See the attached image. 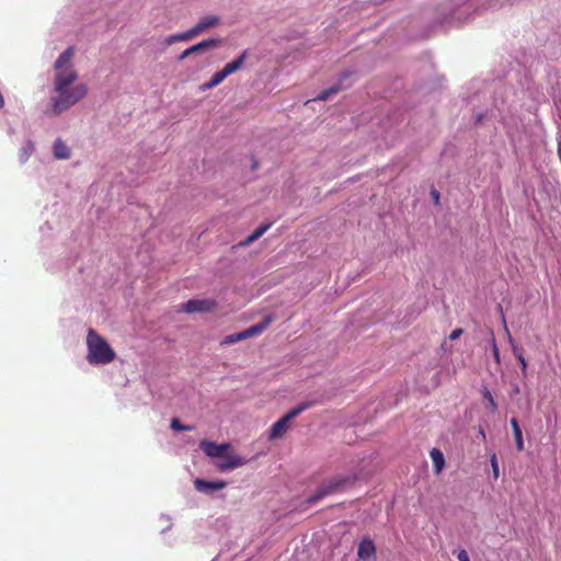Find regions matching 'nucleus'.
I'll list each match as a JSON object with an SVG mask.
<instances>
[{
	"label": "nucleus",
	"mask_w": 561,
	"mask_h": 561,
	"mask_svg": "<svg viewBox=\"0 0 561 561\" xmlns=\"http://www.w3.org/2000/svg\"><path fill=\"white\" fill-rule=\"evenodd\" d=\"M75 50L68 47L54 64L53 94L47 115L58 116L79 103L88 93L85 83H77L78 73L72 65Z\"/></svg>",
	"instance_id": "1"
},
{
	"label": "nucleus",
	"mask_w": 561,
	"mask_h": 561,
	"mask_svg": "<svg viewBox=\"0 0 561 561\" xmlns=\"http://www.w3.org/2000/svg\"><path fill=\"white\" fill-rule=\"evenodd\" d=\"M199 447L208 457L221 458L217 462V468L222 472L242 467L248 462L236 454H227V450L230 448L229 444H216L204 439L201 442Z\"/></svg>",
	"instance_id": "2"
},
{
	"label": "nucleus",
	"mask_w": 561,
	"mask_h": 561,
	"mask_svg": "<svg viewBox=\"0 0 561 561\" xmlns=\"http://www.w3.org/2000/svg\"><path fill=\"white\" fill-rule=\"evenodd\" d=\"M87 346V359L92 365L108 364L115 358L114 350L108 345L106 340L93 329L88 331Z\"/></svg>",
	"instance_id": "3"
},
{
	"label": "nucleus",
	"mask_w": 561,
	"mask_h": 561,
	"mask_svg": "<svg viewBox=\"0 0 561 561\" xmlns=\"http://www.w3.org/2000/svg\"><path fill=\"white\" fill-rule=\"evenodd\" d=\"M353 479L351 477H334L325 482H323L316 491L313 495H311L307 502L309 504H314L319 500L323 499L324 496H328L330 494L340 492L351 483Z\"/></svg>",
	"instance_id": "4"
},
{
	"label": "nucleus",
	"mask_w": 561,
	"mask_h": 561,
	"mask_svg": "<svg viewBox=\"0 0 561 561\" xmlns=\"http://www.w3.org/2000/svg\"><path fill=\"white\" fill-rule=\"evenodd\" d=\"M310 402H302L296 408L291 409L284 416H282L277 422H275L270 431V439H276L282 437L288 430L289 423L291 420L297 417L301 412L306 409L310 408Z\"/></svg>",
	"instance_id": "5"
},
{
	"label": "nucleus",
	"mask_w": 561,
	"mask_h": 561,
	"mask_svg": "<svg viewBox=\"0 0 561 561\" xmlns=\"http://www.w3.org/2000/svg\"><path fill=\"white\" fill-rule=\"evenodd\" d=\"M217 302L214 299H190L182 304L178 311L184 313H205L215 310Z\"/></svg>",
	"instance_id": "6"
},
{
	"label": "nucleus",
	"mask_w": 561,
	"mask_h": 561,
	"mask_svg": "<svg viewBox=\"0 0 561 561\" xmlns=\"http://www.w3.org/2000/svg\"><path fill=\"white\" fill-rule=\"evenodd\" d=\"M220 41L215 38L204 39L182 51V54L178 57L180 61L184 60L188 56L197 53H204L208 49L215 48L219 45Z\"/></svg>",
	"instance_id": "7"
},
{
	"label": "nucleus",
	"mask_w": 561,
	"mask_h": 561,
	"mask_svg": "<svg viewBox=\"0 0 561 561\" xmlns=\"http://www.w3.org/2000/svg\"><path fill=\"white\" fill-rule=\"evenodd\" d=\"M375 554H376V546H375L374 541L368 537L363 538L358 545V550H357L358 559L367 560V559L375 557Z\"/></svg>",
	"instance_id": "8"
},
{
	"label": "nucleus",
	"mask_w": 561,
	"mask_h": 561,
	"mask_svg": "<svg viewBox=\"0 0 561 561\" xmlns=\"http://www.w3.org/2000/svg\"><path fill=\"white\" fill-rule=\"evenodd\" d=\"M195 489L203 493H210L217 490L224 489L227 483L225 481H206L203 479H196L194 481Z\"/></svg>",
	"instance_id": "9"
},
{
	"label": "nucleus",
	"mask_w": 561,
	"mask_h": 561,
	"mask_svg": "<svg viewBox=\"0 0 561 561\" xmlns=\"http://www.w3.org/2000/svg\"><path fill=\"white\" fill-rule=\"evenodd\" d=\"M273 321V317L271 314L266 316L260 323H256L245 330L242 331V334L245 339L260 335Z\"/></svg>",
	"instance_id": "10"
},
{
	"label": "nucleus",
	"mask_w": 561,
	"mask_h": 561,
	"mask_svg": "<svg viewBox=\"0 0 561 561\" xmlns=\"http://www.w3.org/2000/svg\"><path fill=\"white\" fill-rule=\"evenodd\" d=\"M502 321H503L504 329H505V331L507 333L510 343L512 345L513 353L516 356V358H517V360H518V363L520 365L522 374L524 376H526V374H527V362H526V359H525V357L523 355V352L515 345V343H514V341H513V339L511 336V333H510V331L507 329L505 317L503 314H502Z\"/></svg>",
	"instance_id": "11"
},
{
	"label": "nucleus",
	"mask_w": 561,
	"mask_h": 561,
	"mask_svg": "<svg viewBox=\"0 0 561 561\" xmlns=\"http://www.w3.org/2000/svg\"><path fill=\"white\" fill-rule=\"evenodd\" d=\"M219 23V18L216 15H207L201 19L195 26H193V30L195 31L196 35H199L205 30L216 26Z\"/></svg>",
	"instance_id": "12"
},
{
	"label": "nucleus",
	"mask_w": 561,
	"mask_h": 561,
	"mask_svg": "<svg viewBox=\"0 0 561 561\" xmlns=\"http://www.w3.org/2000/svg\"><path fill=\"white\" fill-rule=\"evenodd\" d=\"M248 57V51L244 50L241 53L239 57L233 59L232 61L228 62L224 68V72H226V76L229 77L230 75L237 72L241 67L243 66L245 59Z\"/></svg>",
	"instance_id": "13"
},
{
	"label": "nucleus",
	"mask_w": 561,
	"mask_h": 561,
	"mask_svg": "<svg viewBox=\"0 0 561 561\" xmlns=\"http://www.w3.org/2000/svg\"><path fill=\"white\" fill-rule=\"evenodd\" d=\"M195 36H197V35L192 27V28L187 30L186 32L172 34V35L168 36L164 42L167 45H171L176 42H188L192 38H194Z\"/></svg>",
	"instance_id": "14"
},
{
	"label": "nucleus",
	"mask_w": 561,
	"mask_h": 561,
	"mask_svg": "<svg viewBox=\"0 0 561 561\" xmlns=\"http://www.w3.org/2000/svg\"><path fill=\"white\" fill-rule=\"evenodd\" d=\"M431 459L433 461L434 470L438 474L445 467L444 454L438 448H433L430 451Z\"/></svg>",
	"instance_id": "15"
},
{
	"label": "nucleus",
	"mask_w": 561,
	"mask_h": 561,
	"mask_svg": "<svg viewBox=\"0 0 561 561\" xmlns=\"http://www.w3.org/2000/svg\"><path fill=\"white\" fill-rule=\"evenodd\" d=\"M510 424H511V427L513 430L516 449L518 451H523L525 446H524V440H523V433H522V430H520V427L518 425V422H517V420L515 417H512L511 421H510Z\"/></svg>",
	"instance_id": "16"
},
{
	"label": "nucleus",
	"mask_w": 561,
	"mask_h": 561,
	"mask_svg": "<svg viewBox=\"0 0 561 561\" xmlns=\"http://www.w3.org/2000/svg\"><path fill=\"white\" fill-rule=\"evenodd\" d=\"M227 78L226 72L221 69L213 75L211 79L201 85L202 91L210 90L219 85Z\"/></svg>",
	"instance_id": "17"
},
{
	"label": "nucleus",
	"mask_w": 561,
	"mask_h": 561,
	"mask_svg": "<svg viewBox=\"0 0 561 561\" xmlns=\"http://www.w3.org/2000/svg\"><path fill=\"white\" fill-rule=\"evenodd\" d=\"M54 156L57 159H68L70 158V149L62 140L58 139L54 144Z\"/></svg>",
	"instance_id": "18"
},
{
	"label": "nucleus",
	"mask_w": 561,
	"mask_h": 561,
	"mask_svg": "<svg viewBox=\"0 0 561 561\" xmlns=\"http://www.w3.org/2000/svg\"><path fill=\"white\" fill-rule=\"evenodd\" d=\"M271 227V224H264L257 227L245 240L242 244L249 245L256 241L260 237H262Z\"/></svg>",
	"instance_id": "19"
},
{
	"label": "nucleus",
	"mask_w": 561,
	"mask_h": 561,
	"mask_svg": "<svg viewBox=\"0 0 561 561\" xmlns=\"http://www.w3.org/2000/svg\"><path fill=\"white\" fill-rule=\"evenodd\" d=\"M271 227V224H264L257 227L245 240L242 244L249 245L256 241L260 237H262Z\"/></svg>",
	"instance_id": "20"
},
{
	"label": "nucleus",
	"mask_w": 561,
	"mask_h": 561,
	"mask_svg": "<svg viewBox=\"0 0 561 561\" xmlns=\"http://www.w3.org/2000/svg\"><path fill=\"white\" fill-rule=\"evenodd\" d=\"M342 89V85L341 83H336L334 84L333 87L329 88V89H325L323 90L322 92L319 93V95L317 98L313 99V101H325L328 100L331 95H334L336 94L339 91H341Z\"/></svg>",
	"instance_id": "21"
},
{
	"label": "nucleus",
	"mask_w": 561,
	"mask_h": 561,
	"mask_svg": "<svg viewBox=\"0 0 561 561\" xmlns=\"http://www.w3.org/2000/svg\"><path fill=\"white\" fill-rule=\"evenodd\" d=\"M482 394H483V398L488 401V405H489L490 411L492 413H495L497 411V404L494 401V398H493L492 393L490 392V390L484 388L483 391H482Z\"/></svg>",
	"instance_id": "22"
},
{
	"label": "nucleus",
	"mask_w": 561,
	"mask_h": 561,
	"mask_svg": "<svg viewBox=\"0 0 561 561\" xmlns=\"http://www.w3.org/2000/svg\"><path fill=\"white\" fill-rule=\"evenodd\" d=\"M171 428L174 430V431H181V432H185V431H192L193 430V426L191 425H183L179 419L174 417L171 420V424H170Z\"/></svg>",
	"instance_id": "23"
},
{
	"label": "nucleus",
	"mask_w": 561,
	"mask_h": 561,
	"mask_svg": "<svg viewBox=\"0 0 561 561\" xmlns=\"http://www.w3.org/2000/svg\"><path fill=\"white\" fill-rule=\"evenodd\" d=\"M242 340H244V336H243L242 331H241V332L229 334V335L225 336L222 343L224 344H234V343H237L239 341H242Z\"/></svg>",
	"instance_id": "24"
},
{
	"label": "nucleus",
	"mask_w": 561,
	"mask_h": 561,
	"mask_svg": "<svg viewBox=\"0 0 561 561\" xmlns=\"http://www.w3.org/2000/svg\"><path fill=\"white\" fill-rule=\"evenodd\" d=\"M490 462H491V467H492L493 478L496 480L500 477V470H499V463H497V458H496L495 454H493L491 456Z\"/></svg>",
	"instance_id": "25"
},
{
	"label": "nucleus",
	"mask_w": 561,
	"mask_h": 561,
	"mask_svg": "<svg viewBox=\"0 0 561 561\" xmlns=\"http://www.w3.org/2000/svg\"><path fill=\"white\" fill-rule=\"evenodd\" d=\"M491 344H492L493 357H494L496 363H500V352H499V348H497V345H496V341H495V337H494V334H493L492 331H491Z\"/></svg>",
	"instance_id": "26"
},
{
	"label": "nucleus",
	"mask_w": 561,
	"mask_h": 561,
	"mask_svg": "<svg viewBox=\"0 0 561 561\" xmlns=\"http://www.w3.org/2000/svg\"><path fill=\"white\" fill-rule=\"evenodd\" d=\"M462 333H463V330L460 328H457V329L453 330L451 333L449 334V340L455 341V340L459 339Z\"/></svg>",
	"instance_id": "27"
},
{
	"label": "nucleus",
	"mask_w": 561,
	"mask_h": 561,
	"mask_svg": "<svg viewBox=\"0 0 561 561\" xmlns=\"http://www.w3.org/2000/svg\"><path fill=\"white\" fill-rule=\"evenodd\" d=\"M457 559L458 561H470L469 554L465 549L459 550Z\"/></svg>",
	"instance_id": "28"
},
{
	"label": "nucleus",
	"mask_w": 561,
	"mask_h": 561,
	"mask_svg": "<svg viewBox=\"0 0 561 561\" xmlns=\"http://www.w3.org/2000/svg\"><path fill=\"white\" fill-rule=\"evenodd\" d=\"M431 195H432V198H433L434 203L438 204L439 203V192L436 191V190H433L431 192Z\"/></svg>",
	"instance_id": "29"
},
{
	"label": "nucleus",
	"mask_w": 561,
	"mask_h": 561,
	"mask_svg": "<svg viewBox=\"0 0 561 561\" xmlns=\"http://www.w3.org/2000/svg\"><path fill=\"white\" fill-rule=\"evenodd\" d=\"M520 392V388L517 383H514L512 385V391H511V394L512 396H516V394H519Z\"/></svg>",
	"instance_id": "30"
},
{
	"label": "nucleus",
	"mask_w": 561,
	"mask_h": 561,
	"mask_svg": "<svg viewBox=\"0 0 561 561\" xmlns=\"http://www.w3.org/2000/svg\"><path fill=\"white\" fill-rule=\"evenodd\" d=\"M557 153H558V158H559V160L561 161V138L558 140V150H557Z\"/></svg>",
	"instance_id": "31"
},
{
	"label": "nucleus",
	"mask_w": 561,
	"mask_h": 561,
	"mask_svg": "<svg viewBox=\"0 0 561 561\" xmlns=\"http://www.w3.org/2000/svg\"><path fill=\"white\" fill-rule=\"evenodd\" d=\"M479 435H482L483 438L485 437L484 431L482 428H480Z\"/></svg>",
	"instance_id": "32"
},
{
	"label": "nucleus",
	"mask_w": 561,
	"mask_h": 561,
	"mask_svg": "<svg viewBox=\"0 0 561 561\" xmlns=\"http://www.w3.org/2000/svg\"><path fill=\"white\" fill-rule=\"evenodd\" d=\"M346 77H347V73H343V75H342V77H341V79H340V81H342V80H343L344 78H346Z\"/></svg>",
	"instance_id": "33"
}]
</instances>
